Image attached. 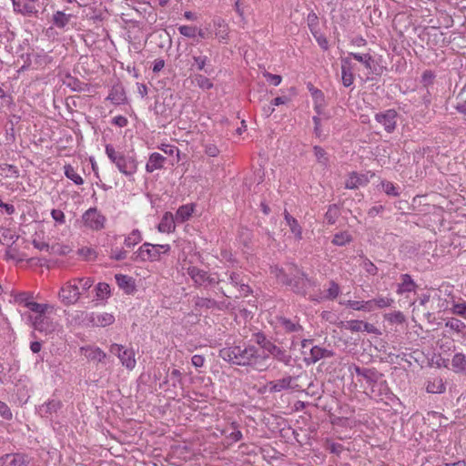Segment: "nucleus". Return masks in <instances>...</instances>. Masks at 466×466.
Returning a JSON list of instances; mask_svg holds the SVG:
<instances>
[{"instance_id": "nucleus-1", "label": "nucleus", "mask_w": 466, "mask_h": 466, "mask_svg": "<svg viewBox=\"0 0 466 466\" xmlns=\"http://www.w3.org/2000/svg\"><path fill=\"white\" fill-rule=\"evenodd\" d=\"M219 357L229 363L251 366L259 371L266 370L269 367L268 357L261 354L259 350L251 344L223 348L219 350Z\"/></svg>"}, {"instance_id": "nucleus-2", "label": "nucleus", "mask_w": 466, "mask_h": 466, "mask_svg": "<svg viewBox=\"0 0 466 466\" xmlns=\"http://www.w3.org/2000/svg\"><path fill=\"white\" fill-rule=\"evenodd\" d=\"M105 153L119 173L129 180L133 179L138 169V161L134 151L117 150L113 145L106 144Z\"/></svg>"}, {"instance_id": "nucleus-3", "label": "nucleus", "mask_w": 466, "mask_h": 466, "mask_svg": "<svg viewBox=\"0 0 466 466\" xmlns=\"http://www.w3.org/2000/svg\"><path fill=\"white\" fill-rule=\"evenodd\" d=\"M94 284L91 278H76L66 282L59 290V300L66 306L75 305L81 295Z\"/></svg>"}, {"instance_id": "nucleus-4", "label": "nucleus", "mask_w": 466, "mask_h": 466, "mask_svg": "<svg viewBox=\"0 0 466 466\" xmlns=\"http://www.w3.org/2000/svg\"><path fill=\"white\" fill-rule=\"evenodd\" d=\"M182 269L190 277L196 287L208 288L222 281L217 273H211L193 265V260L184 259Z\"/></svg>"}, {"instance_id": "nucleus-5", "label": "nucleus", "mask_w": 466, "mask_h": 466, "mask_svg": "<svg viewBox=\"0 0 466 466\" xmlns=\"http://www.w3.org/2000/svg\"><path fill=\"white\" fill-rule=\"evenodd\" d=\"M350 373L355 372L358 376L362 377L370 387V395L373 398L380 397L383 391H387L385 381H380L381 374L375 369L360 368L355 364L349 367Z\"/></svg>"}, {"instance_id": "nucleus-6", "label": "nucleus", "mask_w": 466, "mask_h": 466, "mask_svg": "<svg viewBox=\"0 0 466 466\" xmlns=\"http://www.w3.org/2000/svg\"><path fill=\"white\" fill-rule=\"evenodd\" d=\"M170 251V245L168 244H151L145 242L133 254L134 261L141 262H155L161 259L162 254H167Z\"/></svg>"}, {"instance_id": "nucleus-7", "label": "nucleus", "mask_w": 466, "mask_h": 466, "mask_svg": "<svg viewBox=\"0 0 466 466\" xmlns=\"http://www.w3.org/2000/svg\"><path fill=\"white\" fill-rule=\"evenodd\" d=\"M78 317L83 318L86 325L105 328L115 322V316L107 312H86L77 311Z\"/></svg>"}, {"instance_id": "nucleus-8", "label": "nucleus", "mask_w": 466, "mask_h": 466, "mask_svg": "<svg viewBox=\"0 0 466 466\" xmlns=\"http://www.w3.org/2000/svg\"><path fill=\"white\" fill-rule=\"evenodd\" d=\"M30 320L34 329L45 335H51L60 330V326L56 321L46 314L30 316Z\"/></svg>"}, {"instance_id": "nucleus-9", "label": "nucleus", "mask_w": 466, "mask_h": 466, "mask_svg": "<svg viewBox=\"0 0 466 466\" xmlns=\"http://www.w3.org/2000/svg\"><path fill=\"white\" fill-rule=\"evenodd\" d=\"M109 351L117 356L121 364L127 370H132L136 367V354L133 349L126 348L121 344L113 343L110 345Z\"/></svg>"}, {"instance_id": "nucleus-10", "label": "nucleus", "mask_w": 466, "mask_h": 466, "mask_svg": "<svg viewBox=\"0 0 466 466\" xmlns=\"http://www.w3.org/2000/svg\"><path fill=\"white\" fill-rule=\"evenodd\" d=\"M82 221L86 228L99 231L105 228L106 218L96 208H90L83 214Z\"/></svg>"}, {"instance_id": "nucleus-11", "label": "nucleus", "mask_w": 466, "mask_h": 466, "mask_svg": "<svg viewBox=\"0 0 466 466\" xmlns=\"http://www.w3.org/2000/svg\"><path fill=\"white\" fill-rule=\"evenodd\" d=\"M290 275H292V278H289V279L292 280V284L289 286L296 293L305 295L308 289L314 284L313 281L297 267L290 268Z\"/></svg>"}, {"instance_id": "nucleus-12", "label": "nucleus", "mask_w": 466, "mask_h": 466, "mask_svg": "<svg viewBox=\"0 0 466 466\" xmlns=\"http://www.w3.org/2000/svg\"><path fill=\"white\" fill-rule=\"evenodd\" d=\"M375 120L380 123L388 133H391L396 128L397 112L394 109H388L375 115Z\"/></svg>"}, {"instance_id": "nucleus-13", "label": "nucleus", "mask_w": 466, "mask_h": 466, "mask_svg": "<svg viewBox=\"0 0 466 466\" xmlns=\"http://www.w3.org/2000/svg\"><path fill=\"white\" fill-rule=\"evenodd\" d=\"M260 353L265 354L268 357L271 355L274 359L280 362H283L286 365H289L291 360L290 355H289L284 349L277 346L271 341L265 344Z\"/></svg>"}, {"instance_id": "nucleus-14", "label": "nucleus", "mask_w": 466, "mask_h": 466, "mask_svg": "<svg viewBox=\"0 0 466 466\" xmlns=\"http://www.w3.org/2000/svg\"><path fill=\"white\" fill-rule=\"evenodd\" d=\"M341 81L345 87L354 83L353 65L350 57H341Z\"/></svg>"}, {"instance_id": "nucleus-15", "label": "nucleus", "mask_w": 466, "mask_h": 466, "mask_svg": "<svg viewBox=\"0 0 466 466\" xmlns=\"http://www.w3.org/2000/svg\"><path fill=\"white\" fill-rule=\"evenodd\" d=\"M62 407V402L59 400H49L43 403L37 408L38 414L43 417L49 419L56 414Z\"/></svg>"}, {"instance_id": "nucleus-16", "label": "nucleus", "mask_w": 466, "mask_h": 466, "mask_svg": "<svg viewBox=\"0 0 466 466\" xmlns=\"http://www.w3.org/2000/svg\"><path fill=\"white\" fill-rule=\"evenodd\" d=\"M27 462L23 453H8L0 458V466H26Z\"/></svg>"}, {"instance_id": "nucleus-17", "label": "nucleus", "mask_w": 466, "mask_h": 466, "mask_svg": "<svg viewBox=\"0 0 466 466\" xmlns=\"http://www.w3.org/2000/svg\"><path fill=\"white\" fill-rule=\"evenodd\" d=\"M14 10L22 15H33L37 12L36 0H12Z\"/></svg>"}, {"instance_id": "nucleus-18", "label": "nucleus", "mask_w": 466, "mask_h": 466, "mask_svg": "<svg viewBox=\"0 0 466 466\" xmlns=\"http://www.w3.org/2000/svg\"><path fill=\"white\" fill-rule=\"evenodd\" d=\"M106 100L113 105L119 106L127 102V96L124 87L121 85H115L111 87Z\"/></svg>"}, {"instance_id": "nucleus-19", "label": "nucleus", "mask_w": 466, "mask_h": 466, "mask_svg": "<svg viewBox=\"0 0 466 466\" xmlns=\"http://www.w3.org/2000/svg\"><path fill=\"white\" fill-rule=\"evenodd\" d=\"M368 183L369 177L367 175L352 172L349 175L345 182V187L348 189H355L359 187L366 186Z\"/></svg>"}, {"instance_id": "nucleus-20", "label": "nucleus", "mask_w": 466, "mask_h": 466, "mask_svg": "<svg viewBox=\"0 0 466 466\" xmlns=\"http://www.w3.org/2000/svg\"><path fill=\"white\" fill-rule=\"evenodd\" d=\"M176 222H177V220H176L174 215L171 212H166L163 215V217L157 226V229L161 233L173 232L176 228Z\"/></svg>"}, {"instance_id": "nucleus-21", "label": "nucleus", "mask_w": 466, "mask_h": 466, "mask_svg": "<svg viewBox=\"0 0 466 466\" xmlns=\"http://www.w3.org/2000/svg\"><path fill=\"white\" fill-rule=\"evenodd\" d=\"M332 356L331 351L321 348L319 346H313L309 350V355L305 357V360L309 363H316L321 359Z\"/></svg>"}, {"instance_id": "nucleus-22", "label": "nucleus", "mask_w": 466, "mask_h": 466, "mask_svg": "<svg viewBox=\"0 0 466 466\" xmlns=\"http://www.w3.org/2000/svg\"><path fill=\"white\" fill-rule=\"evenodd\" d=\"M293 380L294 378L291 376H286L282 379L272 380L268 384V390L270 392H279L284 390L291 389Z\"/></svg>"}, {"instance_id": "nucleus-23", "label": "nucleus", "mask_w": 466, "mask_h": 466, "mask_svg": "<svg viewBox=\"0 0 466 466\" xmlns=\"http://www.w3.org/2000/svg\"><path fill=\"white\" fill-rule=\"evenodd\" d=\"M166 161V157L157 152H154L149 156L148 161L146 164V171L152 173L155 170L163 167Z\"/></svg>"}, {"instance_id": "nucleus-24", "label": "nucleus", "mask_w": 466, "mask_h": 466, "mask_svg": "<svg viewBox=\"0 0 466 466\" xmlns=\"http://www.w3.org/2000/svg\"><path fill=\"white\" fill-rule=\"evenodd\" d=\"M400 279H401V282L398 285L397 291H396L399 295H402L407 292H412L416 289L417 284L412 279L410 275L402 274L400 276Z\"/></svg>"}, {"instance_id": "nucleus-25", "label": "nucleus", "mask_w": 466, "mask_h": 466, "mask_svg": "<svg viewBox=\"0 0 466 466\" xmlns=\"http://www.w3.org/2000/svg\"><path fill=\"white\" fill-rule=\"evenodd\" d=\"M216 28L215 35L220 41L227 42L228 39L229 27L227 22L222 18H218L213 21Z\"/></svg>"}, {"instance_id": "nucleus-26", "label": "nucleus", "mask_w": 466, "mask_h": 466, "mask_svg": "<svg viewBox=\"0 0 466 466\" xmlns=\"http://www.w3.org/2000/svg\"><path fill=\"white\" fill-rule=\"evenodd\" d=\"M228 281L232 286L239 288V290L242 293V295L247 296L251 291L250 288L244 283L243 278L239 273L230 272L228 275Z\"/></svg>"}, {"instance_id": "nucleus-27", "label": "nucleus", "mask_w": 466, "mask_h": 466, "mask_svg": "<svg viewBox=\"0 0 466 466\" xmlns=\"http://www.w3.org/2000/svg\"><path fill=\"white\" fill-rule=\"evenodd\" d=\"M115 278L118 287L124 289L126 293L131 294L134 292L135 282L131 277L123 274H116Z\"/></svg>"}, {"instance_id": "nucleus-28", "label": "nucleus", "mask_w": 466, "mask_h": 466, "mask_svg": "<svg viewBox=\"0 0 466 466\" xmlns=\"http://www.w3.org/2000/svg\"><path fill=\"white\" fill-rule=\"evenodd\" d=\"M279 321L281 327L287 332H294L297 333L298 335H300L301 332L303 331V327L299 322L293 321L284 317L279 318Z\"/></svg>"}, {"instance_id": "nucleus-29", "label": "nucleus", "mask_w": 466, "mask_h": 466, "mask_svg": "<svg viewBox=\"0 0 466 466\" xmlns=\"http://www.w3.org/2000/svg\"><path fill=\"white\" fill-rule=\"evenodd\" d=\"M70 18L71 15H67L62 11H56L53 14L52 23L56 27L64 29L68 25Z\"/></svg>"}, {"instance_id": "nucleus-30", "label": "nucleus", "mask_w": 466, "mask_h": 466, "mask_svg": "<svg viewBox=\"0 0 466 466\" xmlns=\"http://www.w3.org/2000/svg\"><path fill=\"white\" fill-rule=\"evenodd\" d=\"M285 220L288 224V226L290 228V231L294 234L296 238L301 239L302 238V228L299 226L298 220L291 217L289 212L285 211L284 213Z\"/></svg>"}, {"instance_id": "nucleus-31", "label": "nucleus", "mask_w": 466, "mask_h": 466, "mask_svg": "<svg viewBox=\"0 0 466 466\" xmlns=\"http://www.w3.org/2000/svg\"><path fill=\"white\" fill-rule=\"evenodd\" d=\"M193 211H194L193 205H183L178 208V209L177 210L176 215L174 217H175L177 222L183 223L189 219Z\"/></svg>"}, {"instance_id": "nucleus-32", "label": "nucleus", "mask_w": 466, "mask_h": 466, "mask_svg": "<svg viewBox=\"0 0 466 466\" xmlns=\"http://www.w3.org/2000/svg\"><path fill=\"white\" fill-rule=\"evenodd\" d=\"M451 370L456 373L466 370V356L463 353H456L452 357Z\"/></svg>"}, {"instance_id": "nucleus-33", "label": "nucleus", "mask_w": 466, "mask_h": 466, "mask_svg": "<svg viewBox=\"0 0 466 466\" xmlns=\"http://www.w3.org/2000/svg\"><path fill=\"white\" fill-rule=\"evenodd\" d=\"M83 350L86 352V357L91 360L102 362L106 357V354L97 347H87Z\"/></svg>"}, {"instance_id": "nucleus-34", "label": "nucleus", "mask_w": 466, "mask_h": 466, "mask_svg": "<svg viewBox=\"0 0 466 466\" xmlns=\"http://www.w3.org/2000/svg\"><path fill=\"white\" fill-rule=\"evenodd\" d=\"M446 390V387L441 379L436 378L431 381H428L426 390L429 393H442Z\"/></svg>"}, {"instance_id": "nucleus-35", "label": "nucleus", "mask_w": 466, "mask_h": 466, "mask_svg": "<svg viewBox=\"0 0 466 466\" xmlns=\"http://www.w3.org/2000/svg\"><path fill=\"white\" fill-rule=\"evenodd\" d=\"M64 173L65 176L76 185L80 186L84 184V179L71 165H66L64 167Z\"/></svg>"}, {"instance_id": "nucleus-36", "label": "nucleus", "mask_w": 466, "mask_h": 466, "mask_svg": "<svg viewBox=\"0 0 466 466\" xmlns=\"http://www.w3.org/2000/svg\"><path fill=\"white\" fill-rule=\"evenodd\" d=\"M26 308L30 311L35 313V315L46 314L48 312L49 309H51V310L53 309V307H51L48 304H40V303L35 302L34 300H32L31 302H28L26 304Z\"/></svg>"}, {"instance_id": "nucleus-37", "label": "nucleus", "mask_w": 466, "mask_h": 466, "mask_svg": "<svg viewBox=\"0 0 466 466\" xmlns=\"http://www.w3.org/2000/svg\"><path fill=\"white\" fill-rule=\"evenodd\" d=\"M142 240V234L138 229H133L125 238L124 244L127 248H132Z\"/></svg>"}, {"instance_id": "nucleus-38", "label": "nucleus", "mask_w": 466, "mask_h": 466, "mask_svg": "<svg viewBox=\"0 0 466 466\" xmlns=\"http://www.w3.org/2000/svg\"><path fill=\"white\" fill-rule=\"evenodd\" d=\"M352 237L348 231L336 233L333 237L332 243L335 246L342 247L351 242Z\"/></svg>"}, {"instance_id": "nucleus-39", "label": "nucleus", "mask_w": 466, "mask_h": 466, "mask_svg": "<svg viewBox=\"0 0 466 466\" xmlns=\"http://www.w3.org/2000/svg\"><path fill=\"white\" fill-rule=\"evenodd\" d=\"M95 290L97 300L106 299L110 296V286L107 283L99 282Z\"/></svg>"}, {"instance_id": "nucleus-40", "label": "nucleus", "mask_w": 466, "mask_h": 466, "mask_svg": "<svg viewBox=\"0 0 466 466\" xmlns=\"http://www.w3.org/2000/svg\"><path fill=\"white\" fill-rule=\"evenodd\" d=\"M0 176L5 177H17L19 171L15 166L3 164L0 165Z\"/></svg>"}, {"instance_id": "nucleus-41", "label": "nucleus", "mask_w": 466, "mask_h": 466, "mask_svg": "<svg viewBox=\"0 0 466 466\" xmlns=\"http://www.w3.org/2000/svg\"><path fill=\"white\" fill-rule=\"evenodd\" d=\"M193 83L199 88L208 90L213 87V83L203 75H196L193 78Z\"/></svg>"}, {"instance_id": "nucleus-42", "label": "nucleus", "mask_w": 466, "mask_h": 466, "mask_svg": "<svg viewBox=\"0 0 466 466\" xmlns=\"http://www.w3.org/2000/svg\"><path fill=\"white\" fill-rule=\"evenodd\" d=\"M271 273L274 274V276L277 278V279L285 284V285H291L292 280L289 279L290 277L284 271V269L276 267L271 268Z\"/></svg>"}, {"instance_id": "nucleus-43", "label": "nucleus", "mask_w": 466, "mask_h": 466, "mask_svg": "<svg viewBox=\"0 0 466 466\" xmlns=\"http://www.w3.org/2000/svg\"><path fill=\"white\" fill-rule=\"evenodd\" d=\"M445 326L457 333H463L466 329V325L461 320L454 318L448 319Z\"/></svg>"}, {"instance_id": "nucleus-44", "label": "nucleus", "mask_w": 466, "mask_h": 466, "mask_svg": "<svg viewBox=\"0 0 466 466\" xmlns=\"http://www.w3.org/2000/svg\"><path fill=\"white\" fill-rule=\"evenodd\" d=\"M339 216V208L336 205H331L329 207V208L325 214V219L328 224L333 225V224H335Z\"/></svg>"}, {"instance_id": "nucleus-45", "label": "nucleus", "mask_w": 466, "mask_h": 466, "mask_svg": "<svg viewBox=\"0 0 466 466\" xmlns=\"http://www.w3.org/2000/svg\"><path fill=\"white\" fill-rule=\"evenodd\" d=\"M373 299L376 309L390 308L394 303V299L390 297L378 296Z\"/></svg>"}, {"instance_id": "nucleus-46", "label": "nucleus", "mask_w": 466, "mask_h": 466, "mask_svg": "<svg viewBox=\"0 0 466 466\" xmlns=\"http://www.w3.org/2000/svg\"><path fill=\"white\" fill-rule=\"evenodd\" d=\"M309 29H310L314 38L316 39L317 43L319 44V46L323 50H328L329 49V42H328L327 37L324 35L319 33L318 31H315L313 29V27L311 26V25H309Z\"/></svg>"}, {"instance_id": "nucleus-47", "label": "nucleus", "mask_w": 466, "mask_h": 466, "mask_svg": "<svg viewBox=\"0 0 466 466\" xmlns=\"http://www.w3.org/2000/svg\"><path fill=\"white\" fill-rule=\"evenodd\" d=\"M180 35L187 38H195L197 36V26L179 25L177 28Z\"/></svg>"}, {"instance_id": "nucleus-48", "label": "nucleus", "mask_w": 466, "mask_h": 466, "mask_svg": "<svg viewBox=\"0 0 466 466\" xmlns=\"http://www.w3.org/2000/svg\"><path fill=\"white\" fill-rule=\"evenodd\" d=\"M324 448L330 453L339 455L343 451V446L340 443L333 442L330 440H326Z\"/></svg>"}, {"instance_id": "nucleus-49", "label": "nucleus", "mask_w": 466, "mask_h": 466, "mask_svg": "<svg viewBox=\"0 0 466 466\" xmlns=\"http://www.w3.org/2000/svg\"><path fill=\"white\" fill-rule=\"evenodd\" d=\"M77 253L86 260H93L96 258V250L90 247H83L78 249Z\"/></svg>"}, {"instance_id": "nucleus-50", "label": "nucleus", "mask_w": 466, "mask_h": 466, "mask_svg": "<svg viewBox=\"0 0 466 466\" xmlns=\"http://www.w3.org/2000/svg\"><path fill=\"white\" fill-rule=\"evenodd\" d=\"M339 291L340 290L339 285L334 281H330L325 298L328 299H334L339 296Z\"/></svg>"}, {"instance_id": "nucleus-51", "label": "nucleus", "mask_w": 466, "mask_h": 466, "mask_svg": "<svg viewBox=\"0 0 466 466\" xmlns=\"http://www.w3.org/2000/svg\"><path fill=\"white\" fill-rule=\"evenodd\" d=\"M232 431L229 432L226 437L231 441V442H237L240 441L243 437L241 431L238 430L237 423L233 422L231 424Z\"/></svg>"}, {"instance_id": "nucleus-52", "label": "nucleus", "mask_w": 466, "mask_h": 466, "mask_svg": "<svg viewBox=\"0 0 466 466\" xmlns=\"http://www.w3.org/2000/svg\"><path fill=\"white\" fill-rule=\"evenodd\" d=\"M360 266L367 273L372 276H375L378 273V268L367 258H363Z\"/></svg>"}, {"instance_id": "nucleus-53", "label": "nucleus", "mask_w": 466, "mask_h": 466, "mask_svg": "<svg viewBox=\"0 0 466 466\" xmlns=\"http://www.w3.org/2000/svg\"><path fill=\"white\" fill-rule=\"evenodd\" d=\"M381 187H382V189L384 190V192L389 196L397 197L400 195L399 190L395 187V186L391 182L382 181Z\"/></svg>"}, {"instance_id": "nucleus-54", "label": "nucleus", "mask_w": 466, "mask_h": 466, "mask_svg": "<svg viewBox=\"0 0 466 466\" xmlns=\"http://www.w3.org/2000/svg\"><path fill=\"white\" fill-rule=\"evenodd\" d=\"M344 328L352 332L362 331V320H349L345 323Z\"/></svg>"}, {"instance_id": "nucleus-55", "label": "nucleus", "mask_w": 466, "mask_h": 466, "mask_svg": "<svg viewBox=\"0 0 466 466\" xmlns=\"http://www.w3.org/2000/svg\"><path fill=\"white\" fill-rule=\"evenodd\" d=\"M314 155L317 157L318 161L322 165H327L328 157L326 156L325 150L320 147H314Z\"/></svg>"}, {"instance_id": "nucleus-56", "label": "nucleus", "mask_w": 466, "mask_h": 466, "mask_svg": "<svg viewBox=\"0 0 466 466\" xmlns=\"http://www.w3.org/2000/svg\"><path fill=\"white\" fill-rule=\"evenodd\" d=\"M127 251L123 248H112L110 252V258L120 261L127 258Z\"/></svg>"}, {"instance_id": "nucleus-57", "label": "nucleus", "mask_w": 466, "mask_h": 466, "mask_svg": "<svg viewBox=\"0 0 466 466\" xmlns=\"http://www.w3.org/2000/svg\"><path fill=\"white\" fill-rule=\"evenodd\" d=\"M451 312L466 319V303H455L451 308Z\"/></svg>"}, {"instance_id": "nucleus-58", "label": "nucleus", "mask_w": 466, "mask_h": 466, "mask_svg": "<svg viewBox=\"0 0 466 466\" xmlns=\"http://www.w3.org/2000/svg\"><path fill=\"white\" fill-rule=\"evenodd\" d=\"M0 415L4 420H10L13 414L9 407L3 401H0Z\"/></svg>"}, {"instance_id": "nucleus-59", "label": "nucleus", "mask_w": 466, "mask_h": 466, "mask_svg": "<svg viewBox=\"0 0 466 466\" xmlns=\"http://www.w3.org/2000/svg\"><path fill=\"white\" fill-rule=\"evenodd\" d=\"M435 76L432 71L426 70L421 76V83L424 86H428L432 84Z\"/></svg>"}, {"instance_id": "nucleus-60", "label": "nucleus", "mask_w": 466, "mask_h": 466, "mask_svg": "<svg viewBox=\"0 0 466 466\" xmlns=\"http://www.w3.org/2000/svg\"><path fill=\"white\" fill-rule=\"evenodd\" d=\"M51 217L56 222L59 224H64L66 222L65 214L60 209H52Z\"/></svg>"}, {"instance_id": "nucleus-61", "label": "nucleus", "mask_w": 466, "mask_h": 466, "mask_svg": "<svg viewBox=\"0 0 466 466\" xmlns=\"http://www.w3.org/2000/svg\"><path fill=\"white\" fill-rule=\"evenodd\" d=\"M388 319L392 323L401 324L405 321V317L400 311H395L390 314Z\"/></svg>"}, {"instance_id": "nucleus-62", "label": "nucleus", "mask_w": 466, "mask_h": 466, "mask_svg": "<svg viewBox=\"0 0 466 466\" xmlns=\"http://www.w3.org/2000/svg\"><path fill=\"white\" fill-rule=\"evenodd\" d=\"M193 60L197 66V69L203 70L205 66L208 62V57L206 56H194Z\"/></svg>"}, {"instance_id": "nucleus-63", "label": "nucleus", "mask_w": 466, "mask_h": 466, "mask_svg": "<svg viewBox=\"0 0 466 466\" xmlns=\"http://www.w3.org/2000/svg\"><path fill=\"white\" fill-rule=\"evenodd\" d=\"M15 302H17L26 308V304L28 302H31L33 299L29 294L20 293L15 297Z\"/></svg>"}, {"instance_id": "nucleus-64", "label": "nucleus", "mask_w": 466, "mask_h": 466, "mask_svg": "<svg viewBox=\"0 0 466 466\" xmlns=\"http://www.w3.org/2000/svg\"><path fill=\"white\" fill-rule=\"evenodd\" d=\"M264 76L267 78L268 82H270L275 86H279L282 80V77L279 75L265 73Z\"/></svg>"}]
</instances>
